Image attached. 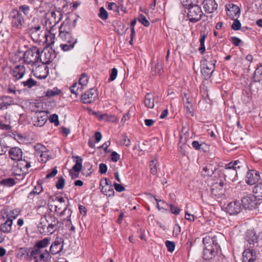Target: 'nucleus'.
I'll return each mask as SVG.
<instances>
[{
	"mask_svg": "<svg viewBox=\"0 0 262 262\" xmlns=\"http://www.w3.org/2000/svg\"><path fill=\"white\" fill-rule=\"evenodd\" d=\"M155 199L157 202V206L159 210L165 209L166 206H168V204L166 203L165 202L161 200H159L156 198H155Z\"/></svg>",
	"mask_w": 262,
	"mask_h": 262,
	"instance_id": "obj_53",
	"label": "nucleus"
},
{
	"mask_svg": "<svg viewBox=\"0 0 262 262\" xmlns=\"http://www.w3.org/2000/svg\"><path fill=\"white\" fill-rule=\"evenodd\" d=\"M259 180V173L255 170H249L245 177V182L249 185L255 184Z\"/></svg>",
	"mask_w": 262,
	"mask_h": 262,
	"instance_id": "obj_16",
	"label": "nucleus"
},
{
	"mask_svg": "<svg viewBox=\"0 0 262 262\" xmlns=\"http://www.w3.org/2000/svg\"><path fill=\"white\" fill-rule=\"evenodd\" d=\"M47 115L43 113L39 112L36 114L33 120V125L37 127L42 126L47 121Z\"/></svg>",
	"mask_w": 262,
	"mask_h": 262,
	"instance_id": "obj_21",
	"label": "nucleus"
},
{
	"mask_svg": "<svg viewBox=\"0 0 262 262\" xmlns=\"http://www.w3.org/2000/svg\"><path fill=\"white\" fill-rule=\"evenodd\" d=\"M48 224H59L60 222L58 219L53 215L48 214L44 215Z\"/></svg>",
	"mask_w": 262,
	"mask_h": 262,
	"instance_id": "obj_39",
	"label": "nucleus"
},
{
	"mask_svg": "<svg viewBox=\"0 0 262 262\" xmlns=\"http://www.w3.org/2000/svg\"><path fill=\"white\" fill-rule=\"evenodd\" d=\"M216 168L213 164H207L204 167L201 172L202 175L204 177H211L215 170Z\"/></svg>",
	"mask_w": 262,
	"mask_h": 262,
	"instance_id": "obj_30",
	"label": "nucleus"
},
{
	"mask_svg": "<svg viewBox=\"0 0 262 262\" xmlns=\"http://www.w3.org/2000/svg\"><path fill=\"white\" fill-rule=\"evenodd\" d=\"M240 162L239 161H235L233 162H230L225 165V167L223 170V172L225 176L229 180L234 181L236 180V177L237 174V169L241 168V165L239 164Z\"/></svg>",
	"mask_w": 262,
	"mask_h": 262,
	"instance_id": "obj_7",
	"label": "nucleus"
},
{
	"mask_svg": "<svg viewBox=\"0 0 262 262\" xmlns=\"http://www.w3.org/2000/svg\"><path fill=\"white\" fill-rule=\"evenodd\" d=\"M49 120L51 123H54L56 126H57L59 124L58 121V116L57 115L54 114L50 116Z\"/></svg>",
	"mask_w": 262,
	"mask_h": 262,
	"instance_id": "obj_51",
	"label": "nucleus"
},
{
	"mask_svg": "<svg viewBox=\"0 0 262 262\" xmlns=\"http://www.w3.org/2000/svg\"><path fill=\"white\" fill-rule=\"evenodd\" d=\"M33 75L38 79H45L48 75V67L43 62L39 65L33 66L32 68Z\"/></svg>",
	"mask_w": 262,
	"mask_h": 262,
	"instance_id": "obj_10",
	"label": "nucleus"
},
{
	"mask_svg": "<svg viewBox=\"0 0 262 262\" xmlns=\"http://www.w3.org/2000/svg\"><path fill=\"white\" fill-rule=\"evenodd\" d=\"M44 42L48 45H52L54 43L55 40V34L53 32V28H50L48 34L44 33Z\"/></svg>",
	"mask_w": 262,
	"mask_h": 262,
	"instance_id": "obj_32",
	"label": "nucleus"
},
{
	"mask_svg": "<svg viewBox=\"0 0 262 262\" xmlns=\"http://www.w3.org/2000/svg\"><path fill=\"white\" fill-rule=\"evenodd\" d=\"M89 81V77L86 74L82 73L79 79L78 83L80 86V90H82L87 85Z\"/></svg>",
	"mask_w": 262,
	"mask_h": 262,
	"instance_id": "obj_36",
	"label": "nucleus"
},
{
	"mask_svg": "<svg viewBox=\"0 0 262 262\" xmlns=\"http://www.w3.org/2000/svg\"><path fill=\"white\" fill-rule=\"evenodd\" d=\"M28 250L26 248H20L17 252L18 257L22 258L27 255Z\"/></svg>",
	"mask_w": 262,
	"mask_h": 262,
	"instance_id": "obj_55",
	"label": "nucleus"
},
{
	"mask_svg": "<svg viewBox=\"0 0 262 262\" xmlns=\"http://www.w3.org/2000/svg\"><path fill=\"white\" fill-rule=\"evenodd\" d=\"M11 24L12 26L17 28L21 29L25 23V20L21 13L17 10H13L10 14Z\"/></svg>",
	"mask_w": 262,
	"mask_h": 262,
	"instance_id": "obj_11",
	"label": "nucleus"
},
{
	"mask_svg": "<svg viewBox=\"0 0 262 262\" xmlns=\"http://www.w3.org/2000/svg\"><path fill=\"white\" fill-rule=\"evenodd\" d=\"M9 155L11 160L15 161H21L23 151L19 147H12L9 151Z\"/></svg>",
	"mask_w": 262,
	"mask_h": 262,
	"instance_id": "obj_20",
	"label": "nucleus"
},
{
	"mask_svg": "<svg viewBox=\"0 0 262 262\" xmlns=\"http://www.w3.org/2000/svg\"><path fill=\"white\" fill-rule=\"evenodd\" d=\"M119 145H124L126 146H128L130 144V140L125 135H121V139L117 142Z\"/></svg>",
	"mask_w": 262,
	"mask_h": 262,
	"instance_id": "obj_43",
	"label": "nucleus"
},
{
	"mask_svg": "<svg viewBox=\"0 0 262 262\" xmlns=\"http://www.w3.org/2000/svg\"><path fill=\"white\" fill-rule=\"evenodd\" d=\"M43 190V188L40 184H37L34 188L32 191L29 193V196L33 195H38Z\"/></svg>",
	"mask_w": 262,
	"mask_h": 262,
	"instance_id": "obj_41",
	"label": "nucleus"
},
{
	"mask_svg": "<svg viewBox=\"0 0 262 262\" xmlns=\"http://www.w3.org/2000/svg\"><path fill=\"white\" fill-rule=\"evenodd\" d=\"M152 71H154L158 74H161L162 72V64L158 62L155 64L154 66L151 68Z\"/></svg>",
	"mask_w": 262,
	"mask_h": 262,
	"instance_id": "obj_54",
	"label": "nucleus"
},
{
	"mask_svg": "<svg viewBox=\"0 0 262 262\" xmlns=\"http://www.w3.org/2000/svg\"><path fill=\"white\" fill-rule=\"evenodd\" d=\"M255 196L249 195L244 196L242 199L243 206L245 209L252 210L257 207V201Z\"/></svg>",
	"mask_w": 262,
	"mask_h": 262,
	"instance_id": "obj_14",
	"label": "nucleus"
},
{
	"mask_svg": "<svg viewBox=\"0 0 262 262\" xmlns=\"http://www.w3.org/2000/svg\"><path fill=\"white\" fill-rule=\"evenodd\" d=\"M11 128V126L8 123H5L3 120H0V129L9 130Z\"/></svg>",
	"mask_w": 262,
	"mask_h": 262,
	"instance_id": "obj_57",
	"label": "nucleus"
},
{
	"mask_svg": "<svg viewBox=\"0 0 262 262\" xmlns=\"http://www.w3.org/2000/svg\"><path fill=\"white\" fill-rule=\"evenodd\" d=\"M168 206H169L170 211L173 214H174L176 215L179 214L181 210L180 208L174 206L172 204L168 205Z\"/></svg>",
	"mask_w": 262,
	"mask_h": 262,
	"instance_id": "obj_61",
	"label": "nucleus"
},
{
	"mask_svg": "<svg viewBox=\"0 0 262 262\" xmlns=\"http://www.w3.org/2000/svg\"><path fill=\"white\" fill-rule=\"evenodd\" d=\"M40 58V52L39 49L35 47L27 50L24 54V62L28 64L36 66L38 60Z\"/></svg>",
	"mask_w": 262,
	"mask_h": 262,
	"instance_id": "obj_6",
	"label": "nucleus"
},
{
	"mask_svg": "<svg viewBox=\"0 0 262 262\" xmlns=\"http://www.w3.org/2000/svg\"><path fill=\"white\" fill-rule=\"evenodd\" d=\"M145 106L149 108H152L155 106L154 97L152 95L148 93L146 95L144 100Z\"/></svg>",
	"mask_w": 262,
	"mask_h": 262,
	"instance_id": "obj_33",
	"label": "nucleus"
},
{
	"mask_svg": "<svg viewBox=\"0 0 262 262\" xmlns=\"http://www.w3.org/2000/svg\"><path fill=\"white\" fill-rule=\"evenodd\" d=\"M35 155L39 157L38 160L42 163H46L50 159L49 150L44 145L37 144L34 146Z\"/></svg>",
	"mask_w": 262,
	"mask_h": 262,
	"instance_id": "obj_9",
	"label": "nucleus"
},
{
	"mask_svg": "<svg viewBox=\"0 0 262 262\" xmlns=\"http://www.w3.org/2000/svg\"><path fill=\"white\" fill-rule=\"evenodd\" d=\"M247 249L243 253V262H254L256 259V254L253 248L246 245Z\"/></svg>",
	"mask_w": 262,
	"mask_h": 262,
	"instance_id": "obj_18",
	"label": "nucleus"
},
{
	"mask_svg": "<svg viewBox=\"0 0 262 262\" xmlns=\"http://www.w3.org/2000/svg\"><path fill=\"white\" fill-rule=\"evenodd\" d=\"M231 41L235 46H238L242 42V40L239 38L234 36L231 37Z\"/></svg>",
	"mask_w": 262,
	"mask_h": 262,
	"instance_id": "obj_64",
	"label": "nucleus"
},
{
	"mask_svg": "<svg viewBox=\"0 0 262 262\" xmlns=\"http://www.w3.org/2000/svg\"><path fill=\"white\" fill-rule=\"evenodd\" d=\"M21 83L25 87H27L29 89L32 88L33 86L37 84V82L32 78H29L26 81H22Z\"/></svg>",
	"mask_w": 262,
	"mask_h": 262,
	"instance_id": "obj_40",
	"label": "nucleus"
},
{
	"mask_svg": "<svg viewBox=\"0 0 262 262\" xmlns=\"http://www.w3.org/2000/svg\"><path fill=\"white\" fill-rule=\"evenodd\" d=\"M50 242V237H45L37 242L31 252V258L36 262H49L51 256L47 247Z\"/></svg>",
	"mask_w": 262,
	"mask_h": 262,
	"instance_id": "obj_2",
	"label": "nucleus"
},
{
	"mask_svg": "<svg viewBox=\"0 0 262 262\" xmlns=\"http://www.w3.org/2000/svg\"><path fill=\"white\" fill-rule=\"evenodd\" d=\"M34 21H37V24L31 25L28 29V33L34 42H40L44 39V32L42 24L38 19H34Z\"/></svg>",
	"mask_w": 262,
	"mask_h": 262,
	"instance_id": "obj_4",
	"label": "nucleus"
},
{
	"mask_svg": "<svg viewBox=\"0 0 262 262\" xmlns=\"http://www.w3.org/2000/svg\"><path fill=\"white\" fill-rule=\"evenodd\" d=\"M82 90H80V86L78 83H75L72 86L70 87L71 92L75 94L76 96L81 92Z\"/></svg>",
	"mask_w": 262,
	"mask_h": 262,
	"instance_id": "obj_42",
	"label": "nucleus"
},
{
	"mask_svg": "<svg viewBox=\"0 0 262 262\" xmlns=\"http://www.w3.org/2000/svg\"><path fill=\"white\" fill-rule=\"evenodd\" d=\"M77 17L74 14L67 16L59 28V38L64 43L60 47L64 52L71 50L77 42V39L73 36L71 32L76 25Z\"/></svg>",
	"mask_w": 262,
	"mask_h": 262,
	"instance_id": "obj_1",
	"label": "nucleus"
},
{
	"mask_svg": "<svg viewBox=\"0 0 262 262\" xmlns=\"http://www.w3.org/2000/svg\"><path fill=\"white\" fill-rule=\"evenodd\" d=\"M18 9L19 10L18 11L20 12H22L25 15L28 16L30 15V9L29 6L26 5H21L19 7Z\"/></svg>",
	"mask_w": 262,
	"mask_h": 262,
	"instance_id": "obj_46",
	"label": "nucleus"
},
{
	"mask_svg": "<svg viewBox=\"0 0 262 262\" xmlns=\"http://www.w3.org/2000/svg\"><path fill=\"white\" fill-rule=\"evenodd\" d=\"M253 79L255 82H262V66H260L255 70Z\"/></svg>",
	"mask_w": 262,
	"mask_h": 262,
	"instance_id": "obj_35",
	"label": "nucleus"
},
{
	"mask_svg": "<svg viewBox=\"0 0 262 262\" xmlns=\"http://www.w3.org/2000/svg\"><path fill=\"white\" fill-rule=\"evenodd\" d=\"M165 245L169 252H172L174 251L175 244L173 242L166 241L165 242Z\"/></svg>",
	"mask_w": 262,
	"mask_h": 262,
	"instance_id": "obj_56",
	"label": "nucleus"
},
{
	"mask_svg": "<svg viewBox=\"0 0 262 262\" xmlns=\"http://www.w3.org/2000/svg\"><path fill=\"white\" fill-rule=\"evenodd\" d=\"M139 21L143 24L145 27H148L149 26V22L146 19V17L143 14H140L138 16Z\"/></svg>",
	"mask_w": 262,
	"mask_h": 262,
	"instance_id": "obj_48",
	"label": "nucleus"
},
{
	"mask_svg": "<svg viewBox=\"0 0 262 262\" xmlns=\"http://www.w3.org/2000/svg\"><path fill=\"white\" fill-rule=\"evenodd\" d=\"M203 14L201 8L198 5L188 8V17L191 22L196 23L200 20Z\"/></svg>",
	"mask_w": 262,
	"mask_h": 262,
	"instance_id": "obj_8",
	"label": "nucleus"
},
{
	"mask_svg": "<svg viewBox=\"0 0 262 262\" xmlns=\"http://www.w3.org/2000/svg\"><path fill=\"white\" fill-rule=\"evenodd\" d=\"M39 232L42 234H49L48 223L45 216L41 217L37 226Z\"/></svg>",
	"mask_w": 262,
	"mask_h": 262,
	"instance_id": "obj_28",
	"label": "nucleus"
},
{
	"mask_svg": "<svg viewBox=\"0 0 262 262\" xmlns=\"http://www.w3.org/2000/svg\"><path fill=\"white\" fill-rule=\"evenodd\" d=\"M107 166L104 163H101L99 166V171L101 174H104L107 171Z\"/></svg>",
	"mask_w": 262,
	"mask_h": 262,
	"instance_id": "obj_62",
	"label": "nucleus"
},
{
	"mask_svg": "<svg viewBox=\"0 0 262 262\" xmlns=\"http://www.w3.org/2000/svg\"><path fill=\"white\" fill-rule=\"evenodd\" d=\"M99 13L98 16L102 20H105L107 18L108 13L106 10L103 7H101L99 10Z\"/></svg>",
	"mask_w": 262,
	"mask_h": 262,
	"instance_id": "obj_49",
	"label": "nucleus"
},
{
	"mask_svg": "<svg viewBox=\"0 0 262 262\" xmlns=\"http://www.w3.org/2000/svg\"><path fill=\"white\" fill-rule=\"evenodd\" d=\"M19 214L18 209H15L6 212V218L10 219L13 222V220L16 219Z\"/></svg>",
	"mask_w": 262,
	"mask_h": 262,
	"instance_id": "obj_38",
	"label": "nucleus"
},
{
	"mask_svg": "<svg viewBox=\"0 0 262 262\" xmlns=\"http://www.w3.org/2000/svg\"><path fill=\"white\" fill-rule=\"evenodd\" d=\"M183 101L184 107L186 110L187 113L189 114L191 116H193L192 105L189 100V97L186 94H184L183 96Z\"/></svg>",
	"mask_w": 262,
	"mask_h": 262,
	"instance_id": "obj_29",
	"label": "nucleus"
},
{
	"mask_svg": "<svg viewBox=\"0 0 262 262\" xmlns=\"http://www.w3.org/2000/svg\"><path fill=\"white\" fill-rule=\"evenodd\" d=\"M48 19L47 22H49L51 26L50 28H53L62 19V14L60 11L51 10L48 12Z\"/></svg>",
	"mask_w": 262,
	"mask_h": 262,
	"instance_id": "obj_12",
	"label": "nucleus"
},
{
	"mask_svg": "<svg viewBox=\"0 0 262 262\" xmlns=\"http://www.w3.org/2000/svg\"><path fill=\"white\" fill-rule=\"evenodd\" d=\"M226 210L230 215H236L242 210L241 203L239 201L234 200L228 204Z\"/></svg>",
	"mask_w": 262,
	"mask_h": 262,
	"instance_id": "obj_15",
	"label": "nucleus"
},
{
	"mask_svg": "<svg viewBox=\"0 0 262 262\" xmlns=\"http://www.w3.org/2000/svg\"><path fill=\"white\" fill-rule=\"evenodd\" d=\"M58 170L56 167H55L51 172H49L46 175V179H50L54 177L57 173Z\"/></svg>",
	"mask_w": 262,
	"mask_h": 262,
	"instance_id": "obj_59",
	"label": "nucleus"
},
{
	"mask_svg": "<svg viewBox=\"0 0 262 262\" xmlns=\"http://www.w3.org/2000/svg\"><path fill=\"white\" fill-rule=\"evenodd\" d=\"M181 2L184 6L189 8L192 5H195L196 0H181Z\"/></svg>",
	"mask_w": 262,
	"mask_h": 262,
	"instance_id": "obj_52",
	"label": "nucleus"
},
{
	"mask_svg": "<svg viewBox=\"0 0 262 262\" xmlns=\"http://www.w3.org/2000/svg\"><path fill=\"white\" fill-rule=\"evenodd\" d=\"M96 90L90 89L81 96V100L83 103H91L95 101L97 97Z\"/></svg>",
	"mask_w": 262,
	"mask_h": 262,
	"instance_id": "obj_17",
	"label": "nucleus"
},
{
	"mask_svg": "<svg viewBox=\"0 0 262 262\" xmlns=\"http://www.w3.org/2000/svg\"><path fill=\"white\" fill-rule=\"evenodd\" d=\"M202 5L205 12L209 13L213 12L217 8L215 0H204Z\"/></svg>",
	"mask_w": 262,
	"mask_h": 262,
	"instance_id": "obj_22",
	"label": "nucleus"
},
{
	"mask_svg": "<svg viewBox=\"0 0 262 262\" xmlns=\"http://www.w3.org/2000/svg\"><path fill=\"white\" fill-rule=\"evenodd\" d=\"M66 207L67 208V206L66 204H61V203H56L55 205V211L58 212V211L61 210V209L63 208V209L64 208Z\"/></svg>",
	"mask_w": 262,
	"mask_h": 262,
	"instance_id": "obj_63",
	"label": "nucleus"
},
{
	"mask_svg": "<svg viewBox=\"0 0 262 262\" xmlns=\"http://www.w3.org/2000/svg\"><path fill=\"white\" fill-rule=\"evenodd\" d=\"M64 179L62 177H60L56 183V187L58 189H62L64 187Z\"/></svg>",
	"mask_w": 262,
	"mask_h": 262,
	"instance_id": "obj_50",
	"label": "nucleus"
},
{
	"mask_svg": "<svg viewBox=\"0 0 262 262\" xmlns=\"http://www.w3.org/2000/svg\"><path fill=\"white\" fill-rule=\"evenodd\" d=\"M241 23L240 21L237 20V19H235L233 23L232 24V29L234 30H238L240 29L241 28Z\"/></svg>",
	"mask_w": 262,
	"mask_h": 262,
	"instance_id": "obj_60",
	"label": "nucleus"
},
{
	"mask_svg": "<svg viewBox=\"0 0 262 262\" xmlns=\"http://www.w3.org/2000/svg\"><path fill=\"white\" fill-rule=\"evenodd\" d=\"M203 242L204 245L203 258L205 259H211L221 251L216 236H206Z\"/></svg>",
	"mask_w": 262,
	"mask_h": 262,
	"instance_id": "obj_3",
	"label": "nucleus"
},
{
	"mask_svg": "<svg viewBox=\"0 0 262 262\" xmlns=\"http://www.w3.org/2000/svg\"><path fill=\"white\" fill-rule=\"evenodd\" d=\"M28 3L32 5L34 9H38L42 5V0H28Z\"/></svg>",
	"mask_w": 262,
	"mask_h": 262,
	"instance_id": "obj_47",
	"label": "nucleus"
},
{
	"mask_svg": "<svg viewBox=\"0 0 262 262\" xmlns=\"http://www.w3.org/2000/svg\"><path fill=\"white\" fill-rule=\"evenodd\" d=\"M63 240L62 238L57 237L50 246V252L53 255H55L60 252L63 248Z\"/></svg>",
	"mask_w": 262,
	"mask_h": 262,
	"instance_id": "obj_19",
	"label": "nucleus"
},
{
	"mask_svg": "<svg viewBox=\"0 0 262 262\" xmlns=\"http://www.w3.org/2000/svg\"><path fill=\"white\" fill-rule=\"evenodd\" d=\"M253 192L257 199L262 200V182L257 184L254 186Z\"/></svg>",
	"mask_w": 262,
	"mask_h": 262,
	"instance_id": "obj_34",
	"label": "nucleus"
},
{
	"mask_svg": "<svg viewBox=\"0 0 262 262\" xmlns=\"http://www.w3.org/2000/svg\"><path fill=\"white\" fill-rule=\"evenodd\" d=\"M59 224H48L49 234H52L59 228Z\"/></svg>",
	"mask_w": 262,
	"mask_h": 262,
	"instance_id": "obj_58",
	"label": "nucleus"
},
{
	"mask_svg": "<svg viewBox=\"0 0 262 262\" xmlns=\"http://www.w3.org/2000/svg\"><path fill=\"white\" fill-rule=\"evenodd\" d=\"M257 236L253 231H247L246 237L247 242V245H248L250 248H253L254 245L257 243Z\"/></svg>",
	"mask_w": 262,
	"mask_h": 262,
	"instance_id": "obj_24",
	"label": "nucleus"
},
{
	"mask_svg": "<svg viewBox=\"0 0 262 262\" xmlns=\"http://www.w3.org/2000/svg\"><path fill=\"white\" fill-rule=\"evenodd\" d=\"M100 186L101 187V192L105 195L110 197L114 195L113 186L109 180L105 178L101 180L100 182Z\"/></svg>",
	"mask_w": 262,
	"mask_h": 262,
	"instance_id": "obj_13",
	"label": "nucleus"
},
{
	"mask_svg": "<svg viewBox=\"0 0 262 262\" xmlns=\"http://www.w3.org/2000/svg\"><path fill=\"white\" fill-rule=\"evenodd\" d=\"M12 220L7 219L5 222L1 225L0 231L4 233H10L12 230Z\"/></svg>",
	"mask_w": 262,
	"mask_h": 262,
	"instance_id": "obj_31",
	"label": "nucleus"
},
{
	"mask_svg": "<svg viewBox=\"0 0 262 262\" xmlns=\"http://www.w3.org/2000/svg\"><path fill=\"white\" fill-rule=\"evenodd\" d=\"M216 60L212 55H207L203 62L201 73L205 79L210 78L215 69Z\"/></svg>",
	"mask_w": 262,
	"mask_h": 262,
	"instance_id": "obj_5",
	"label": "nucleus"
},
{
	"mask_svg": "<svg viewBox=\"0 0 262 262\" xmlns=\"http://www.w3.org/2000/svg\"><path fill=\"white\" fill-rule=\"evenodd\" d=\"M25 73V68L22 65H17L15 67L12 72L13 76L15 80L21 79Z\"/></svg>",
	"mask_w": 262,
	"mask_h": 262,
	"instance_id": "obj_27",
	"label": "nucleus"
},
{
	"mask_svg": "<svg viewBox=\"0 0 262 262\" xmlns=\"http://www.w3.org/2000/svg\"><path fill=\"white\" fill-rule=\"evenodd\" d=\"M73 158L76 159V163L73 167V169L76 172H79L82 168V160L78 156L73 157Z\"/></svg>",
	"mask_w": 262,
	"mask_h": 262,
	"instance_id": "obj_37",
	"label": "nucleus"
},
{
	"mask_svg": "<svg viewBox=\"0 0 262 262\" xmlns=\"http://www.w3.org/2000/svg\"><path fill=\"white\" fill-rule=\"evenodd\" d=\"M0 184L10 187L15 184V181L13 178H10L2 180L0 182Z\"/></svg>",
	"mask_w": 262,
	"mask_h": 262,
	"instance_id": "obj_44",
	"label": "nucleus"
},
{
	"mask_svg": "<svg viewBox=\"0 0 262 262\" xmlns=\"http://www.w3.org/2000/svg\"><path fill=\"white\" fill-rule=\"evenodd\" d=\"M157 161L156 160H152L149 163L150 170L154 175L156 174L157 172Z\"/></svg>",
	"mask_w": 262,
	"mask_h": 262,
	"instance_id": "obj_45",
	"label": "nucleus"
},
{
	"mask_svg": "<svg viewBox=\"0 0 262 262\" xmlns=\"http://www.w3.org/2000/svg\"><path fill=\"white\" fill-rule=\"evenodd\" d=\"M225 183L221 181L219 183H216L212 185L211 188L212 194L215 196L220 197L224 194V191L223 187Z\"/></svg>",
	"mask_w": 262,
	"mask_h": 262,
	"instance_id": "obj_23",
	"label": "nucleus"
},
{
	"mask_svg": "<svg viewBox=\"0 0 262 262\" xmlns=\"http://www.w3.org/2000/svg\"><path fill=\"white\" fill-rule=\"evenodd\" d=\"M72 213V211L66 207L64 208V209H63L62 211H61L60 212V214L61 215H63L66 214H67L68 215V218L67 219H64L63 221H67V222L66 224V226L68 227L69 228H70V230L72 231H74L75 230V227L72 225L71 220V216Z\"/></svg>",
	"mask_w": 262,
	"mask_h": 262,
	"instance_id": "obj_25",
	"label": "nucleus"
},
{
	"mask_svg": "<svg viewBox=\"0 0 262 262\" xmlns=\"http://www.w3.org/2000/svg\"><path fill=\"white\" fill-rule=\"evenodd\" d=\"M14 103L13 99L10 96L0 97V110L6 109Z\"/></svg>",
	"mask_w": 262,
	"mask_h": 262,
	"instance_id": "obj_26",
	"label": "nucleus"
}]
</instances>
